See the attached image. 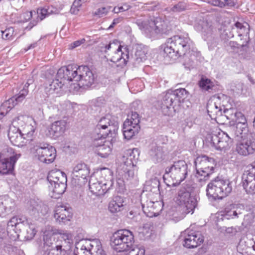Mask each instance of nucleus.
<instances>
[{"label": "nucleus", "mask_w": 255, "mask_h": 255, "mask_svg": "<svg viewBox=\"0 0 255 255\" xmlns=\"http://www.w3.org/2000/svg\"><path fill=\"white\" fill-rule=\"evenodd\" d=\"M235 205L233 204H231L229 206L226 207L225 209V212L226 213V215L232 218H238V214L235 210H232L233 208H234Z\"/></svg>", "instance_id": "nucleus-53"}, {"label": "nucleus", "mask_w": 255, "mask_h": 255, "mask_svg": "<svg viewBox=\"0 0 255 255\" xmlns=\"http://www.w3.org/2000/svg\"><path fill=\"white\" fill-rule=\"evenodd\" d=\"M215 159L205 155L197 156L194 160L195 168L215 171Z\"/></svg>", "instance_id": "nucleus-25"}, {"label": "nucleus", "mask_w": 255, "mask_h": 255, "mask_svg": "<svg viewBox=\"0 0 255 255\" xmlns=\"http://www.w3.org/2000/svg\"><path fill=\"white\" fill-rule=\"evenodd\" d=\"M66 125V122L63 120L54 122L48 129L47 134L54 139L59 137L65 132Z\"/></svg>", "instance_id": "nucleus-26"}, {"label": "nucleus", "mask_w": 255, "mask_h": 255, "mask_svg": "<svg viewBox=\"0 0 255 255\" xmlns=\"http://www.w3.org/2000/svg\"><path fill=\"white\" fill-rule=\"evenodd\" d=\"M67 85L66 83H65L56 76L55 79L49 82V85L46 88V92L49 93V94L54 93H59L61 89Z\"/></svg>", "instance_id": "nucleus-33"}, {"label": "nucleus", "mask_w": 255, "mask_h": 255, "mask_svg": "<svg viewBox=\"0 0 255 255\" xmlns=\"http://www.w3.org/2000/svg\"><path fill=\"white\" fill-rule=\"evenodd\" d=\"M136 24L139 28L149 38L155 37L158 34H167L171 29L166 20L156 17L153 20L136 19Z\"/></svg>", "instance_id": "nucleus-6"}, {"label": "nucleus", "mask_w": 255, "mask_h": 255, "mask_svg": "<svg viewBox=\"0 0 255 255\" xmlns=\"http://www.w3.org/2000/svg\"><path fill=\"white\" fill-rule=\"evenodd\" d=\"M188 173V165L183 160H179L174 161L173 164L169 167H167L165 169V176L171 178V179L175 181L174 184H179L181 182L184 181Z\"/></svg>", "instance_id": "nucleus-9"}, {"label": "nucleus", "mask_w": 255, "mask_h": 255, "mask_svg": "<svg viewBox=\"0 0 255 255\" xmlns=\"http://www.w3.org/2000/svg\"><path fill=\"white\" fill-rule=\"evenodd\" d=\"M107 12V10L105 7H101L98 8L95 12V15L99 17H102L105 15Z\"/></svg>", "instance_id": "nucleus-62"}, {"label": "nucleus", "mask_w": 255, "mask_h": 255, "mask_svg": "<svg viewBox=\"0 0 255 255\" xmlns=\"http://www.w3.org/2000/svg\"><path fill=\"white\" fill-rule=\"evenodd\" d=\"M207 111L212 119L216 120L217 118L223 116V109H215V104L212 102L207 104Z\"/></svg>", "instance_id": "nucleus-42"}, {"label": "nucleus", "mask_w": 255, "mask_h": 255, "mask_svg": "<svg viewBox=\"0 0 255 255\" xmlns=\"http://www.w3.org/2000/svg\"><path fill=\"white\" fill-rule=\"evenodd\" d=\"M139 156V150L138 148L128 149L122 157L124 165L129 167L135 166Z\"/></svg>", "instance_id": "nucleus-27"}, {"label": "nucleus", "mask_w": 255, "mask_h": 255, "mask_svg": "<svg viewBox=\"0 0 255 255\" xmlns=\"http://www.w3.org/2000/svg\"><path fill=\"white\" fill-rule=\"evenodd\" d=\"M155 140V142L154 144L158 146L166 145L168 143V137L166 135H159L157 137Z\"/></svg>", "instance_id": "nucleus-55"}, {"label": "nucleus", "mask_w": 255, "mask_h": 255, "mask_svg": "<svg viewBox=\"0 0 255 255\" xmlns=\"http://www.w3.org/2000/svg\"><path fill=\"white\" fill-rule=\"evenodd\" d=\"M232 182L229 179L217 176L212 180L206 188V195L209 199L222 200L232 191Z\"/></svg>", "instance_id": "nucleus-7"}, {"label": "nucleus", "mask_w": 255, "mask_h": 255, "mask_svg": "<svg viewBox=\"0 0 255 255\" xmlns=\"http://www.w3.org/2000/svg\"><path fill=\"white\" fill-rule=\"evenodd\" d=\"M130 6L129 5H126L125 6H115L113 9V12L115 13H118L122 11H124L128 10Z\"/></svg>", "instance_id": "nucleus-61"}, {"label": "nucleus", "mask_w": 255, "mask_h": 255, "mask_svg": "<svg viewBox=\"0 0 255 255\" xmlns=\"http://www.w3.org/2000/svg\"><path fill=\"white\" fill-rule=\"evenodd\" d=\"M16 218L17 219L18 224L19 225L20 229H21L24 227L25 223H26V221L25 220V218L23 217H19L16 216Z\"/></svg>", "instance_id": "nucleus-63"}, {"label": "nucleus", "mask_w": 255, "mask_h": 255, "mask_svg": "<svg viewBox=\"0 0 255 255\" xmlns=\"http://www.w3.org/2000/svg\"><path fill=\"white\" fill-rule=\"evenodd\" d=\"M122 43L117 39H114L107 44L104 47H102V50L105 53L109 51H112L115 56L111 59V61L116 63L123 59L124 64H127L129 59V51L128 46L122 45Z\"/></svg>", "instance_id": "nucleus-10"}, {"label": "nucleus", "mask_w": 255, "mask_h": 255, "mask_svg": "<svg viewBox=\"0 0 255 255\" xmlns=\"http://www.w3.org/2000/svg\"><path fill=\"white\" fill-rule=\"evenodd\" d=\"M201 30L203 38L207 41L209 49L214 50L217 46L219 42V38L215 33L216 29L207 22L203 21Z\"/></svg>", "instance_id": "nucleus-17"}, {"label": "nucleus", "mask_w": 255, "mask_h": 255, "mask_svg": "<svg viewBox=\"0 0 255 255\" xmlns=\"http://www.w3.org/2000/svg\"><path fill=\"white\" fill-rule=\"evenodd\" d=\"M29 150L39 161L46 164L53 162L56 157L55 148L38 138L31 140Z\"/></svg>", "instance_id": "nucleus-5"}, {"label": "nucleus", "mask_w": 255, "mask_h": 255, "mask_svg": "<svg viewBox=\"0 0 255 255\" xmlns=\"http://www.w3.org/2000/svg\"><path fill=\"white\" fill-rule=\"evenodd\" d=\"M160 184V181L157 178L155 177L151 179L150 184V190L155 193L159 192Z\"/></svg>", "instance_id": "nucleus-52"}, {"label": "nucleus", "mask_w": 255, "mask_h": 255, "mask_svg": "<svg viewBox=\"0 0 255 255\" xmlns=\"http://www.w3.org/2000/svg\"><path fill=\"white\" fill-rule=\"evenodd\" d=\"M103 101H104L103 99L99 98L93 101L90 105L92 110L100 111V108L103 103Z\"/></svg>", "instance_id": "nucleus-56"}, {"label": "nucleus", "mask_w": 255, "mask_h": 255, "mask_svg": "<svg viewBox=\"0 0 255 255\" xmlns=\"http://www.w3.org/2000/svg\"><path fill=\"white\" fill-rule=\"evenodd\" d=\"M124 198L120 196L113 197L109 204L108 208L112 213H116L124 209Z\"/></svg>", "instance_id": "nucleus-35"}, {"label": "nucleus", "mask_w": 255, "mask_h": 255, "mask_svg": "<svg viewBox=\"0 0 255 255\" xmlns=\"http://www.w3.org/2000/svg\"><path fill=\"white\" fill-rule=\"evenodd\" d=\"M134 53L135 62L137 63L144 62L146 59L147 48L142 44H137L135 46Z\"/></svg>", "instance_id": "nucleus-38"}, {"label": "nucleus", "mask_w": 255, "mask_h": 255, "mask_svg": "<svg viewBox=\"0 0 255 255\" xmlns=\"http://www.w3.org/2000/svg\"><path fill=\"white\" fill-rule=\"evenodd\" d=\"M76 83H73L74 89L78 86L84 89L90 87L94 83L97 76L87 65H78Z\"/></svg>", "instance_id": "nucleus-11"}, {"label": "nucleus", "mask_w": 255, "mask_h": 255, "mask_svg": "<svg viewBox=\"0 0 255 255\" xmlns=\"http://www.w3.org/2000/svg\"><path fill=\"white\" fill-rule=\"evenodd\" d=\"M118 128L119 123L117 118L111 115H106L98 121L93 130L92 138L93 140H102L107 137H111L112 141H115Z\"/></svg>", "instance_id": "nucleus-3"}, {"label": "nucleus", "mask_w": 255, "mask_h": 255, "mask_svg": "<svg viewBox=\"0 0 255 255\" xmlns=\"http://www.w3.org/2000/svg\"><path fill=\"white\" fill-rule=\"evenodd\" d=\"M224 115L227 119L234 120L235 119L237 120H239L240 118L243 117L244 116L242 113L237 112L236 109H225L224 107L223 110V116Z\"/></svg>", "instance_id": "nucleus-43"}, {"label": "nucleus", "mask_w": 255, "mask_h": 255, "mask_svg": "<svg viewBox=\"0 0 255 255\" xmlns=\"http://www.w3.org/2000/svg\"><path fill=\"white\" fill-rule=\"evenodd\" d=\"M175 202L186 214H193L197 205V201L195 196L192 195L189 188L181 186L178 189L175 197Z\"/></svg>", "instance_id": "nucleus-8"}, {"label": "nucleus", "mask_w": 255, "mask_h": 255, "mask_svg": "<svg viewBox=\"0 0 255 255\" xmlns=\"http://www.w3.org/2000/svg\"><path fill=\"white\" fill-rule=\"evenodd\" d=\"M138 106L137 102H133L131 104V116L130 119H128L135 126H139L140 117L135 107Z\"/></svg>", "instance_id": "nucleus-45"}, {"label": "nucleus", "mask_w": 255, "mask_h": 255, "mask_svg": "<svg viewBox=\"0 0 255 255\" xmlns=\"http://www.w3.org/2000/svg\"><path fill=\"white\" fill-rule=\"evenodd\" d=\"M235 130V135L237 136H241L242 138L246 136L248 133V124L244 116L241 117L238 122H237L236 126H233L229 128V130Z\"/></svg>", "instance_id": "nucleus-29"}, {"label": "nucleus", "mask_w": 255, "mask_h": 255, "mask_svg": "<svg viewBox=\"0 0 255 255\" xmlns=\"http://www.w3.org/2000/svg\"><path fill=\"white\" fill-rule=\"evenodd\" d=\"M117 187L116 188V190L118 192L122 193L124 192V190L125 189V185L123 179L118 178L117 180Z\"/></svg>", "instance_id": "nucleus-58"}, {"label": "nucleus", "mask_w": 255, "mask_h": 255, "mask_svg": "<svg viewBox=\"0 0 255 255\" xmlns=\"http://www.w3.org/2000/svg\"><path fill=\"white\" fill-rule=\"evenodd\" d=\"M3 154V152L0 154V173L12 174L14 171L15 164L20 155L13 153L10 156H4Z\"/></svg>", "instance_id": "nucleus-18"}, {"label": "nucleus", "mask_w": 255, "mask_h": 255, "mask_svg": "<svg viewBox=\"0 0 255 255\" xmlns=\"http://www.w3.org/2000/svg\"><path fill=\"white\" fill-rule=\"evenodd\" d=\"M72 216L71 208L64 205H60L56 207L53 217L57 223L62 225L70 221Z\"/></svg>", "instance_id": "nucleus-20"}, {"label": "nucleus", "mask_w": 255, "mask_h": 255, "mask_svg": "<svg viewBox=\"0 0 255 255\" xmlns=\"http://www.w3.org/2000/svg\"><path fill=\"white\" fill-rule=\"evenodd\" d=\"M34 132V129H32L26 133H22L18 128L14 126H10L8 130L7 136L11 144L14 146L22 147L29 144L30 147V141L33 139L31 137Z\"/></svg>", "instance_id": "nucleus-13"}, {"label": "nucleus", "mask_w": 255, "mask_h": 255, "mask_svg": "<svg viewBox=\"0 0 255 255\" xmlns=\"http://www.w3.org/2000/svg\"><path fill=\"white\" fill-rule=\"evenodd\" d=\"M236 151L240 155L247 156L253 154L255 151V137L253 134H248L244 138H242L239 143L237 144Z\"/></svg>", "instance_id": "nucleus-16"}, {"label": "nucleus", "mask_w": 255, "mask_h": 255, "mask_svg": "<svg viewBox=\"0 0 255 255\" xmlns=\"http://www.w3.org/2000/svg\"><path fill=\"white\" fill-rule=\"evenodd\" d=\"M134 243L133 233L128 230H119L113 233L110 239L112 247L117 252L130 251L129 255H144V249H137L136 254H133Z\"/></svg>", "instance_id": "nucleus-2"}, {"label": "nucleus", "mask_w": 255, "mask_h": 255, "mask_svg": "<svg viewBox=\"0 0 255 255\" xmlns=\"http://www.w3.org/2000/svg\"><path fill=\"white\" fill-rule=\"evenodd\" d=\"M234 36V35L227 30H224L220 34V38L222 40L226 41L229 38Z\"/></svg>", "instance_id": "nucleus-60"}, {"label": "nucleus", "mask_w": 255, "mask_h": 255, "mask_svg": "<svg viewBox=\"0 0 255 255\" xmlns=\"http://www.w3.org/2000/svg\"><path fill=\"white\" fill-rule=\"evenodd\" d=\"M44 247L48 248L45 251L43 255H63L61 250L62 245H60L56 235L54 233L47 232L43 236Z\"/></svg>", "instance_id": "nucleus-14"}, {"label": "nucleus", "mask_w": 255, "mask_h": 255, "mask_svg": "<svg viewBox=\"0 0 255 255\" xmlns=\"http://www.w3.org/2000/svg\"><path fill=\"white\" fill-rule=\"evenodd\" d=\"M249 25L247 23H242L236 22L232 26V31H236L238 36L247 37L249 33Z\"/></svg>", "instance_id": "nucleus-39"}, {"label": "nucleus", "mask_w": 255, "mask_h": 255, "mask_svg": "<svg viewBox=\"0 0 255 255\" xmlns=\"http://www.w3.org/2000/svg\"><path fill=\"white\" fill-rule=\"evenodd\" d=\"M53 12V7L48 5L39 8L37 10V16L40 20H42Z\"/></svg>", "instance_id": "nucleus-44"}, {"label": "nucleus", "mask_w": 255, "mask_h": 255, "mask_svg": "<svg viewBox=\"0 0 255 255\" xmlns=\"http://www.w3.org/2000/svg\"><path fill=\"white\" fill-rule=\"evenodd\" d=\"M85 41L86 40L85 38H82L81 39L76 40L69 45V49L72 50L74 49L75 48L79 47L81 44H83L85 42Z\"/></svg>", "instance_id": "nucleus-59"}, {"label": "nucleus", "mask_w": 255, "mask_h": 255, "mask_svg": "<svg viewBox=\"0 0 255 255\" xmlns=\"http://www.w3.org/2000/svg\"><path fill=\"white\" fill-rule=\"evenodd\" d=\"M114 184L113 180L106 183L97 182L91 183L89 182V189L93 194L98 196L105 195L112 188Z\"/></svg>", "instance_id": "nucleus-22"}, {"label": "nucleus", "mask_w": 255, "mask_h": 255, "mask_svg": "<svg viewBox=\"0 0 255 255\" xmlns=\"http://www.w3.org/2000/svg\"><path fill=\"white\" fill-rule=\"evenodd\" d=\"M209 138L212 146L220 151L228 150L232 142V138L225 132H219L218 134H212Z\"/></svg>", "instance_id": "nucleus-15"}, {"label": "nucleus", "mask_w": 255, "mask_h": 255, "mask_svg": "<svg viewBox=\"0 0 255 255\" xmlns=\"http://www.w3.org/2000/svg\"><path fill=\"white\" fill-rule=\"evenodd\" d=\"M2 206H3L5 209H3V216L4 214H9L14 211L15 204L14 201L8 196L1 197Z\"/></svg>", "instance_id": "nucleus-40"}, {"label": "nucleus", "mask_w": 255, "mask_h": 255, "mask_svg": "<svg viewBox=\"0 0 255 255\" xmlns=\"http://www.w3.org/2000/svg\"><path fill=\"white\" fill-rule=\"evenodd\" d=\"M204 237L199 232H192L187 235L184 239L183 245L188 249H193L203 243Z\"/></svg>", "instance_id": "nucleus-23"}, {"label": "nucleus", "mask_w": 255, "mask_h": 255, "mask_svg": "<svg viewBox=\"0 0 255 255\" xmlns=\"http://www.w3.org/2000/svg\"><path fill=\"white\" fill-rule=\"evenodd\" d=\"M200 88L203 90L211 92L214 90L215 85L213 81L202 75L198 82Z\"/></svg>", "instance_id": "nucleus-41"}, {"label": "nucleus", "mask_w": 255, "mask_h": 255, "mask_svg": "<svg viewBox=\"0 0 255 255\" xmlns=\"http://www.w3.org/2000/svg\"><path fill=\"white\" fill-rule=\"evenodd\" d=\"M194 177L196 181L200 185L205 184L207 181L209 180L211 175L215 171L203 169L199 168H195Z\"/></svg>", "instance_id": "nucleus-30"}, {"label": "nucleus", "mask_w": 255, "mask_h": 255, "mask_svg": "<svg viewBox=\"0 0 255 255\" xmlns=\"http://www.w3.org/2000/svg\"><path fill=\"white\" fill-rule=\"evenodd\" d=\"M47 181L49 182V184L57 183L60 182H67V176L63 172L57 170H51L48 174L47 177Z\"/></svg>", "instance_id": "nucleus-32"}, {"label": "nucleus", "mask_w": 255, "mask_h": 255, "mask_svg": "<svg viewBox=\"0 0 255 255\" xmlns=\"http://www.w3.org/2000/svg\"><path fill=\"white\" fill-rule=\"evenodd\" d=\"M26 228V234L25 235V238L27 240L32 239L36 234L37 231L32 225H27L25 227Z\"/></svg>", "instance_id": "nucleus-50"}, {"label": "nucleus", "mask_w": 255, "mask_h": 255, "mask_svg": "<svg viewBox=\"0 0 255 255\" xmlns=\"http://www.w3.org/2000/svg\"><path fill=\"white\" fill-rule=\"evenodd\" d=\"M242 184L244 189L248 194H255V164H251L249 169L242 175Z\"/></svg>", "instance_id": "nucleus-19"}, {"label": "nucleus", "mask_w": 255, "mask_h": 255, "mask_svg": "<svg viewBox=\"0 0 255 255\" xmlns=\"http://www.w3.org/2000/svg\"><path fill=\"white\" fill-rule=\"evenodd\" d=\"M193 56L195 58L196 62L197 63H203L204 62V58L200 52H196V55L194 54Z\"/></svg>", "instance_id": "nucleus-64"}, {"label": "nucleus", "mask_w": 255, "mask_h": 255, "mask_svg": "<svg viewBox=\"0 0 255 255\" xmlns=\"http://www.w3.org/2000/svg\"><path fill=\"white\" fill-rule=\"evenodd\" d=\"M1 37L3 39L11 40L12 39L14 29L13 27H9L6 28L4 30H1Z\"/></svg>", "instance_id": "nucleus-51"}, {"label": "nucleus", "mask_w": 255, "mask_h": 255, "mask_svg": "<svg viewBox=\"0 0 255 255\" xmlns=\"http://www.w3.org/2000/svg\"><path fill=\"white\" fill-rule=\"evenodd\" d=\"M186 4L183 2H179L171 7L170 11L173 12H180L185 10Z\"/></svg>", "instance_id": "nucleus-54"}, {"label": "nucleus", "mask_w": 255, "mask_h": 255, "mask_svg": "<svg viewBox=\"0 0 255 255\" xmlns=\"http://www.w3.org/2000/svg\"><path fill=\"white\" fill-rule=\"evenodd\" d=\"M59 236L57 237L58 242L60 245H62L61 250L63 251V255H65L66 251L69 250L71 246L73 244L72 235L68 232L60 231L58 232Z\"/></svg>", "instance_id": "nucleus-28"}, {"label": "nucleus", "mask_w": 255, "mask_h": 255, "mask_svg": "<svg viewBox=\"0 0 255 255\" xmlns=\"http://www.w3.org/2000/svg\"><path fill=\"white\" fill-rule=\"evenodd\" d=\"M129 123L130 124L131 123L129 122L128 120H126L123 124L122 129L124 138L127 140L131 139L134 136L136 135L140 129V126H135L134 127H133V128H131Z\"/></svg>", "instance_id": "nucleus-34"}, {"label": "nucleus", "mask_w": 255, "mask_h": 255, "mask_svg": "<svg viewBox=\"0 0 255 255\" xmlns=\"http://www.w3.org/2000/svg\"><path fill=\"white\" fill-rule=\"evenodd\" d=\"M190 39L188 37L175 35L167 39L161 46L164 56L172 60L184 55L190 48Z\"/></svg>", "instance_id": "nucleus-4"}, {"label": "nucleus", "mask_w": 255, "mask_h": 255, "mask_svg": "<svg viewBox=\"0 0 255 255\" xmlns=\"http://www.w3.org/2000/svg\"><path fill=\"white\" fill-rule=\"evenodd\" d=\"M33 80L28 79L23 89H21L19 93L12 98L7 101H4L0 106V120L5 116L7 113L14 106L19 102H21L25 98L28 93V87L32 84Z\"/></svg>", "instance_id": "nucleus-12"}, {"label": "nucleus", "mask_w": 255, "mask_h": 255, "mask_svg": "<svg viewBox=\"0 0 255 255\" xmlns=\"http://www.w3.org/2000/svg\"><path fill=\"white\" fill-rule=\"evenodd\" d=\"M10 228H13L12 230L15 233H17V231L20 232L21 229H20L19 225L18 224L16 216L13 217L7 223V230H10Z\"/></svg>", "instance_id": "nucleus-48"}, {"label": "nucleus", "mask_w": 255, "mask_h": 255, "mask_svg": "<svg viewBox=\"0 0 255 255\" xmlns=\"http://www.w3.org/2000/svg\"><path fill=\"white\" fill-rule=\"evenodd\" d=\"M84 180H83L81 177H76L72 174V178L71 181V185L75 187L81 186Z\"/></svg>", "instance_id": "nucleus-57"}, {"label": "nucleus", "mask_w": 255, "mask_h": 255, "mask_svg": "<svg viewBox=\"0 0 255 255\" xmlns=\"http://www.w3.org/2000/svg\"><path fill=\"white\" fill-rule=\"evenodd\" d=\"M140 204L143 212L147 217H151L155 216V213L154 212L153 209H152L153 205L154 204L153 202L149 201V202L147 204V206L146 207L144 204L141 203Z\"/></svg>", "instance_id": "nucleus-47"}, {"label": "nucleus", "mask_w": 255, "mask_h": 255, "mask_svg": "<svg viewBox=\"0 0 255 255\" xmlns=\"http://www.w3.org/2000/svg\"><path fill=\"white\" fill-rule=\"evenodd\" d=\"M67 182H60L58 183H53L48 185V188L50 191H51L53 195L52 197L55 198H59L60 196L62 195L65 191L67 187Z\"/></svg>", "instance_id": "nucleus-37"}, {"label": "nucleus", "mask_w": 255, "mask_h": 255, "mask_svg": "<svg viewBox=\"0 0 255 255\" xmlns=\"http://www.w3.org/2000/svg\"><path fill=\"white\" fill-rule=\"evenodd\" d=\"M149 154L154 162H159L163 159L164 155L163 146H158L153 143Z\"/></svg>", "instance_id": "nucleus-36"}, {"label": "nucleus", "mask_w": 255, "mask_h": 255, "mask_svg": "<svg viewBox=\"0 0 255 255\" xmlns=\"http://www.w3.org/2000/svg\"><path fill=\"white\" fill-rule=\"evenodd\" d=\"M86 1L87 0H75L71 7V13L73 14H77L82 4Z\"/></svg>", "instance_id": "nucleus-49"}, {"label": "nucleus", "mask_w": 255, "mask_h": 255, "mask_svg": "<svg viewBox=\"0 0 255 255\" xmlns=\"http://www.w3.org/2000/svg\"><path fill=\"white\" fill-rule=\"evenodd\" d=\"M89 174L90 168L83 162H78L73 167L72 174L76 177H81L83 180H85Z\"/></svg>", "instance_id": "nucleus-31"}, {"label": "nucleus", "mask_w": 255, "mask_h": 255, "mask_svg": "<svg viewBox=\"0 0 255 255\" xmlns=\"http://www.w3.org/2000/svg\"><path fill=\"white\" fill-rule=\"evenodd\" d=\"M126 65H110V67L109 69V72L111 73L112 74H124L126 71L125 67Z\"/></svg>", "instance_id": "nucleus-46"}, {"label": "nucleus", "mask_w": 255, "mask_h": 255, "mask_svg": "<svg viewBox=\"0 0 255 255\" xmlns=\"http://www.w3.org/2000/svg\"><path fill=\"white\" fill-rule=\"evenodd\" d=\"M77 68L73 70L72 65H64L59 68L57 72V76L66 84L73 80L76 82Z\"/></svg>", "instance_id": "nucleus-21"}, {"label": "nucleus", "mask_w": 255, "mask_h": 255, "mask_svg": "<svg viewBox=\"0 0 255 255\" xmlns=\"http://www.w3.org/2000/svg\"><path fill=\"white\" fill-rule=\"evenodd\" d=\"M188 94V92L185 88L169 90L158 97L154 106L157 110H161L164 115L169 116L179 111Z\"/></svg>", "instance_id": "nucleus-1"}, {"label": "nucleus", "mask_w": 255, "mask_h": 255, "mask_svg": "<svg viewBox=\"0 0 255 255\" xmlns=\"http://www.w3.org/2000/svg\"><path fill=\"white\" fill-rule=\"evenodd\" d=\"M93 140V145L97 148L95 153L102 158L107 157L111 153L113 147V143L115 141H101Z\"/></svg>", "instance_id": "nucleus-24"}]
</instances>
